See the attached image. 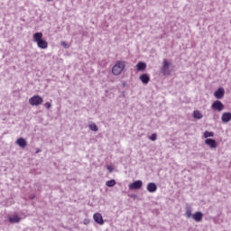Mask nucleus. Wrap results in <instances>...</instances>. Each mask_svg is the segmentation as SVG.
Returning a JSON list of instances; mask_svg holds the SVG:
<instances>
[{
	"instance_id": "obj_2",
	"label": "nucleus",
	"mask_w": 231,
	"mask_h": 231,
	"mask_svg": "<svg viewBox=\"0 0 231 231\" xmlns=\"http://www.w3.org/2000/svg\"><path fill=\"white\" fill-rule=\"evenodd\" d=\"M125 69V61L124 60H118L116 62V64L112 68V73L116 77H118V75H122V71Z\"/></svg>"
},
{
	"instance_id": "obj_21",
	"label": "nucleus",
	"mask_w": 231,
	"mask_h": 231,
	"mask_svg": "<svg viewBox=\"0 0 231 231\" xmlns=\"http://www.w3.org/2000/svg\"><path fill=\"white\" fill-rule=\"evenodd\" d=\"M89 129H90V131L97 132V131H98V126H97L96 124H91V125H89Z\"/></svg>"
},
{
	"instance_id": "obj_24",
	"label": "nucleus",
	"mask_w": 231,
	"mask_h": 231,
	"mask_svg": "<svg viewBox=\"0 0 231 231\" xmlns=\"http://www.w3.org/2000/svg\"><path fill=\"white\" fill-rule=\"evenodd\" d=\"M106 169H107V171H109V172H113V167L112 166H107Z\"/></svg>"
},
{
	"instance_id": "obj_27",
	"label": "nucleus",
	"mask_w": 231,
	"mask_h": 231,
	"mask_svg": "<svg viewBox=\"0 0 231 231\" xmlns=\"http://www.w3.org/2000/svg\"><path fill=\"white\" fill-rule=\"evenodd\" d=\"M47 1H52V0H47Z\"/></svg>"
},
{
	"instance_id": "obj_6",
	"label": "nucleus",
	"mask_w": 231,
	"mask_h": 231,
	"mask_svg": "<svg viewBox=\"0 0 231 231\" xmlns=\"http://www.w3.org/2000/svg\"><path fill=\"white\" fill-rule=\"evenodd\" d=\"M93 219L97 223V225H104V217H102V214L95 213L93 215Z\"/></svg>"
},
{
	"instance_id": "obj_12",
	"label": "nucleus",
	"mask_w": 231,
	"mask_h": 231,
	"mask_svg": "<svg viewBox=\"0 0 231 231\" xmlns=\"http://www.w3.org/2000/svg\"><path fill=\"white\" fill-rule=\"evenodd\" d=\"M221 119H222V122H224V124H226V123L230 122V120H231V113H229V112L224 113L222 115Z\"/></svg>"
},
{
	"instance_id": "obj_8",
	"label": "nucleus",
	"mask_w": 231,
	"mask_h": 231,
	"mask_svg": "<svg viewBox=\"0 0 231 231\" xmlns=\"http://www.w3.org/2000/svg\"><path fill=\"white\" fill-rule=\"evenodd\" d=\"M16 145H18L22 149H24V147L28 145V143L26 142V139L20 137L16 140Z\"/></svg>"
},
{
	"instance_id": "obj_23",
	"label": "nucleus",
	"mask_w": 231,
	"mask_h": 231,
	"mask_svg": "<svg viewBox=\"0 0 231 231\" xmlns=\"http://www.w3.org/2000/svg\"><path fill=\"white\" fill-rule=\"evenodd\" d=\"M44 106L46 107V109H51V103L46 102V103L44 104Z\"/></svg>"
},
{
	"instance_id": "obj_9",
	"label": "nucleus",
	"mask_w": 231,
	"mask_h": 231,
	"mask_svg": "<svg viewBox=\"0 0 231 231\" xmlns=\"http://www.w3.org/2000/svg\"><path fill=\"white\" fill-rule=\"evenodd\" d=\"M192 218L194 219V221H196L197 223H199L203 220V213L198 211L196 213H194L192 215Z\"/></svg>"
},
{
	"instance_id": "obj_17",
	"label": "nucleus",
	"mask_w": 231,
	"mask_h": 231,
	"mask_svg": "<svg viewBox=\"0 0 231 231\" xmlns=\"http://www.w3.org/2000/svg\"><path fill=\"white\" fill-rule=\"evenodd\" d=\"M193 117L196 118L197 120H201L203 118V114L199 110H195L193 112Z\"/></svg>"
},
{
	"instance_id": "obj_25",
	"label": "nucleus",
	"mask_w": 231,
	"mask_h": 231,
	"mask_svg": "<svg viewBox=\"0 0 231 231\" xmlns=\"http://www.w3.org/2000/svg\"><path fill=\"white\" fill-rule=\"evenodd\" d=\"M85 225H88L89 224V220L88 219H85V222H84Z\"/></svg>"
},
{
	"instance_id": "obj_18",
	"label": "nucleus",
	"mask_w": 231,
	"mask_h": 231,
	"mask_svg": "<svg viewBox=\"0 0 231 231\" xmlns=\"http://www.w3.org/2000/svg\"><path fill=\"white\" fill-rule=\"evenodd\" d=\"M185 216L188 219H190V217H192V209H190V208H186Z\"/></svg>"
},
{
	"instance_id": "obj_7",
	"label": "nucleus",
	"mask_w": 231,
	"mask_h": 231,
	"mask_svg": "<svg viewBox=\"0 0 231 231\" xmlns=\"http://www.w3.org/2000/svg\"><path fill=\"white\" fill-rule=\"evenodd\" d=\"M205 143H206V145H208V147H210V149H217V143L214 139H210V138L206 139Z\"/></svg>"
},
{
	"instance_id": "obj_22",
	"label": "nucleus",
	"mask_w": 231,
	"mask_h": 231,
	"mask_svg": "<svg viewBox=\"0 0 231 231\" xmlns=\"http://www.w3.org/2000/svg\"><path fill=\"white\" fill-rule=\"evenodd\" d=\"M156 138H157L156 134H152L150 136V140H152V142H155Z\"/></svg>"
},
{
	"instance_id": "obj_5",
	"label": "nucleus",
	"mask_w": 231,
	"mask_h": 231,
	"mask_svg": "<svg viewBox=\"0 0 231 231\" xmlns=\"http://www.w3.org/2000/svg\"><path fill=\"white\" fill-rule=\"evenodd\" d=\"M143 182L142 180H135L134 182L129 184L130 190H138L142 189Z\"/></svg>"
},
{
	"instance_id": "obj_1",
	"label": "nucleus",
	"mask_w": 231,
	"mask_h": 231,
	"mask_svg": "<svg viewBox=\"0 0 231 231\" xmlns=\"http://www.w3.org/2000/svg\"><path fill=\"white\" fill-rule=\"evenodd\" d=\"M33 41L41 50H46L48 48V42L42 39V32H35L33 34Z\"/></svg>"
},
{
	"instance_id": "obj_16",
	"label": "nucleus",
	"mask_w": 231,
	"mask_h": 231,
	"mask_svg": "<svg viewBox=\"0 0 231 231\" xmlns=\"http://www.w3.org/2000/svg\"><path fill=\"white\" fill-rule=\"evenodd\" d=\"M168 69H169V60H163V64L162 68V73L166 74Z\"/></svg>"
},
{
	"instance_id": "obj_26",
	"label": "nucleus",
	"mask_w": 231,
	"mask_h": 231,
	"mask_svg": "<svg viewBox=\"0 0 231 231\" xmlns=\"http://www.w3.org/2000/svg\"><path fill=\"white\" fill-rule=\"evenodd\" d=\"M36 152H41V150L38 149V150L36 151Z\"/></svg>"
},
{
	"instance_id": "obj_11",
	"label": "nucleus",
	"mask_w": 231,
	"mask_h": 231,
	"mask_svg": "<svg viewBox=\"0 0 231 231\" xmlns=\"http://www.w3.org/2000/svg\"><path fill=\"white\" fill-rule=\"evenodd\" d=\"M214 97H216L218 99L223 98L225 97V89L224 88H218L215 93Z\"/></svg>"
},
{
	"instance_id": "obj_3",
	"label": "nucleus",
	"mask_w": 231,
	"mask_h": 231,
	"mask_svg": "<svg viewBox=\"0 0 231 231\" xmlns=\"http://www.w3.org/2000/svg\"><path fill=\"white\" fill-rule=\"evenodd\" d=\"M42 102H44V100L42 99V97L39 95L32 96L29 98L30 106H42Z\"/></svg>"
},
{
	"instance_id": "obj_4",
	"label": "nucleus",
	"mask_w": 231,
	"mask_h": 231,
	"mask_svg": "<svg viewBox=\"0 0 231 231\" xmlns=\"http://www.w3.org/2000/svg\"><path fill=\"white\" fill-rule=\"evenodd\" d=\"M211 108L213 109V111L221 112V111H223V109H225V105H223V103H221V101L217 100V101L213 102Z\"/></svg>"
},
{
	"instance_id": "obj_20",
	"label": "nucleus",
	"mask_w": 231,
	"mask_h": 231,
	"mask_svg": "<svg viewBox=\"0 0 231 231\" xmlns=\"http://www.w3.org/2000/svg\"><path fill=\"white\" fill-rule=\"evenodd\" d=\"M212 137H214V132L206 131L204 133V138H212Z\"/></svg>"
},
{
	"instance_id": "obj_15",
	"label": "nucleus",
	"mask_w": 231,
	"mask_h": 231,
	"mask_svg": "<svg viewBox=\"0 0 231 231\" xmlns=\"http://www.w3.org/2000/svg\"><path fill=\"white\" fill-rule=\"evenodd\" d=\"M8 221L10 223H19L21 221V217L18 215H14L13 217H9Z\"/></svg>"
},
{
	"instance_id": "obj_13",
	"label": "nucleus",
	"mask_w": 231,
	"mask_h": 231,
	"mask_svg": "<svg viewBox=\"0 0 231 231\" xmlns=\"http://www.w3.org/2000/svg\"><path fill=\"white\" fill-rule=\"evenodd\" d=\"M141 82H143V84H149L151 78H149V76L147 74H142L139 77Z\"/></svg>"
},
{
	"instance_id": "obj_10",
	"label": "nucleus",
	"mask_w": 231,
	"mask_h": 231,
	"mask_svg": "<svg viewBox=\"0 0 231 231\" xmlns=\"http://www.w3.org/2000/svg\"><path fill=\"white\" fill-rule=\"evenodd\" d=\"M147 190L148 192H156V190H158V186H156V183L154 182H150L147 185Z\"/></svg>"
},
{
	"instance_id": "obj_14",
	"label": "nucleus",
	"mask_w": 231,
	"mask_h": 231,
	"mask_svg": "<svg viewBox=\"0 0 231 231\" xmlns=\"http://www.w3.org/2000/svg\"><path fill=\"white\" fill-rule=\"evenodd\" d=\"M137 71H144L145 68H147V64L143 61H139L136 65Z\"/></svg>"
},
{
	"instance_id": "obj_19",
	"label": "nucleus",
	"mask_w": 231,
	"mask_h": 231,
	"mask_svg": "<svg viewBox=\"0 0 231 231\" xmlns=\"http://www.w3.org/2000/svg\"><path fill=\"white\" fill-rule=\"evenodd\" d=\"M106 187H115L116 185V180H110L106 182Z\"/></svg>"
}]
</instances>
